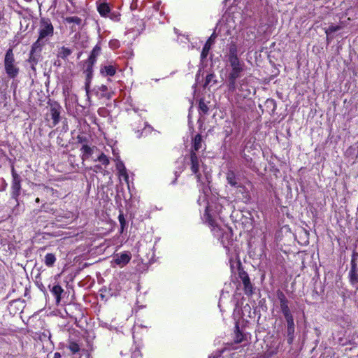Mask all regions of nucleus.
Listing matches in <instances>:
<instances>
[{"mask_svg": "<svg viewBox=\"0 0 358 358\" xmlns=\"http://www.w3.org/2000/svg\"><path fill=\"white\" fill-rule=\"evenodd\" d=\"M53 33L54 27L50 20L42 18L38 28V38L32 45V52L36 51L38 49L41 50V48L53 36Z\"/></svg>", "mask_w": 358, "mask_h": 358, "instance_id": "obj_1", "label": "nucleus"}, {"mask_svg": "<svg viewBox=\"0 0 358 358\" xmlns=\"http://www.w3.org/2000/svg\"><path fill=\"white\" fill-rule=\"evenodd\" d=\"M245 66L237 67V69H229L227 71V92L229 95L236 92L237 90L241 91L244 83V80H240L242 73L245 71Z\"/></svg>", "mask_w": 358, "mask_h": 358, "instance_id": "obj_2", "label": "nucleus"}, {"mask_svg": "<svg viewBox=\"0 0 358 358\" xmlns=\"http://www.w3.org/2000/svg\"><path fill=\"white\" fill-rule=\"evenodd\" d=\"M238 48L235 42H231L227 48V55L224 56L226 69H237L238 66H245L244 62L238 55Z\"/></svg>", "mask_w": 358, "mask_h": 358, "instance_id": "obj_3", "label": "nucleus"}, {"mask_svg": "<svg viewBox=\"0 0 358 358\" xmlns=\"http://www.w3.org/2000/svg\"><path fill=\"white\" fill-rule=\"evenodd\" d=\"M4 67L9 78H15L19 73V68L15 63L12 48H9L5 55Z\"/></svg>", "mask_w": 358, "mask_h": 358, "instance_id": "obj_4", "label": "nucleus"}, {"mask_svg": "<svg viewBox=\"0 0 358 358\" xmlns=\"http://www.w3.org/2000/svg\"><path fill=\"white\" fill-rule=\"evenodd\" d=\"M12 198H13L16 202H17V197L20 195L21 185H20V178L19 175L15 172L14 167L12 168Z\"/></svg>", "mask_w": 358, "mask_h": 358, "instance_id": "obj_5", "label": "nucleus"}, {"mask_svg": "<svg viewBox=\"0 0 358 358\" xmlns=\"http://www.w3.org/2000/svg\"><path fill=\"white\" fill-rule=\"evenodd\" d=\"M201 166V160L196 155V154L191 151L190 153V169L192 172L196 176L197 180L200 181L201 180V173L199 172Z\"/></svg>", "mask_w": 358, "mask_h": 358, "instance_id": "obj_6", "label": "nucleus"}, {"mask_svg": "<svg viewBox=\"0 0 358 358\" xmlns=\"http://www.w3.org/2000/svg\"><path fill=\"white\" fill-rule=\"evenodd\" d=\"M131 259V255L129 252H123L121 253L115 254L113 259V262L120 267H123L127 265Z\"/></svg>", "mask_w": 358, "mask_h": 358, "instance_id": "obj_7", "label": "nucleus"}, {"mask_svg": "<svg viewBox=\"0 0 358 358\" xmlns=\"http://www.w3.org/2000/svg\"><path fill=\"white\" fill-rule=\"evenodd\" d=\"M212 206L208 205L206 208V215L207 216V221L209 225L212 227L211 230L214 236L219 237L221 234L220 227L215 224V221L212 219L213 212Z\"/></svg>", "mask_w": 358, "mask_h": 358, "instance_id": "obj_8", "label": "nucleus"}, {"mask_svg": "<svg viewBox=\"0 0 358 358\" xmlns=\"http://www.w3.org/2000/svg\"><path fill=\"white\" fill-rule=\"evenodd\" d=\"M240 278L244 286L245 294L248 296L252 295L253 293V286L250 282L248 275L245 272L240 273Z\"/></svg>", "mask_w": 358, "mask_h": 358, "instance_id": "obj_9", "label": "nucleus"}, {"mask_svg": "<svg viewBox=\"0 0 358 358\" xmlns=\"http://www.w3.org/2000/svg\"><path fill=\"white\" fill-rule=\"evenodd\" d=\"M50 115L52 119L53 127L56 126L60 121L61 106L59 104L55 103L50 106Z\"/></svg>", "mask_w": 358, "mask_h": 358, "instance_id": "obj_10", "label": "nucleus"}, {"mask_svg": "<svg viewBox=\"0 0 358 358\" xmlns=\"http://www.w3.org/2000/svg\"><path fill=\"white\" fill-rule=\"evenodd\" d=\"M117 66L112 64L101 65L100 68V73L103 76H113L117 71Z\"/></svg>", "mask_w": 358, "mask_h": 358, "instance_id": "obj_11", "label": "nucleus"}, {"mask_svg": "<svg viewBox=\"0 0 358 358\" xmlns=\"http://www.w3.org/2000/svg\"><path fill=\"white\" fill-rule=\"evenodd\" d=\"M101 46L99 44H96L92 51L91 52V54L88 58V62L90 63L91 66H93L94 63L96 61V57L101 54Z\"/></svg>", "mask_w": 358, "mask_h": 358, "instance_id": "obj_12", "label": "nucleus"}, {"mask_svg": "<svg viewBox=\"0 0 358 358\" xmlns=\"http://www.w3.org/2000/svg\"><path fill=\"white\" fill-rule=\"evenodd\" d=\"M215 38V34H213L210 36V37L208 38V40L206 41V43H205L204 46L203 48L201 54V58L203 59L207 57L208 52L211 48V45L214 42Z\"/></svg>", "mask_w": 358, "mask_h": 358, "instance_id": "obj_13", "label": "nucleus"}, {"mask_svg": "<svg viewBox=\"0 0 358 358\" xmlns=\"http://www.w3.org/2000/svg\"><path fill=\"white\" fill-rule=\"evenodd\" d=\"M351 265H352V268H351V271L350 273V281L352 284H355V283L358 282V273H357V265H356L354 257L351 261Z\"/></svg>", "mask_w": 358, "mask_h": 358, "instance_id": "obj_14", "label": "nucleus"}, {"mask_svg": "<svg viewBox=\"0 0 358 358\" xmlns=\"http://www.w3.org/2000/svg\"><path fill=\"white\" fill-rule=\"evenodd\" d=\"M87 63H88V64H87V67L86 69L87 81H86V84H85V92H86V96L87 97V99L90 100V95H89L90 83V79H91L92 73V66H91L90 62H87Z\"/></svg>", "mask_w": 358, "mask_h": 358, "instance_id": "obj_15", "label": "nucleus"}, {"mask_svg": "<svg viewBox=\"0 0 358 358\" xmlns=\"http://www.w3.org/2000/svg\"><path fill=\"white\" fill-rule=\"evenodd\" d=\"M203 148V142L202 138L200 134H197L195 136L193 143H192V150L196 153V151H199Z\"/></svg>", "mask_w": 358, "mask_h": 358, "instance_id": "obj_16", "label": "nucleus"}, {"mask_svg": "<svg viewBox=\"0 0 358 358\" xmlns=\"http://www.w3.org/2000/svg\"><path fill=\"white\" fill-rule=\"evenodd\" d=\"M280 308L285 317L292 315L288 307L287 302L283 296L280 298Z\"/></svg>", "mask_w": 358, "mask_h": 358, "instance_id": "obj_17", "label": "nucleus"}, {"mask_svg": "<svg viewBox=\"0 0 358 358\" xmlns=\"http://www.w3.org/2000/svg\"><path fill=\"white\" fill-rule=\"evenodd\" d=\"M52 294L55 296L57 303H59L61 300V295L64 292V289L59 285H54L51 289Z\"/></svg>", "mask_w": 358, "mask_h": 358, "instance_id": "obj_18", "label": "nucleus"}, {"mask_svg": "<svg viewBox=\"0 0 358 358\" xmlns=\"http://www.w3.org/2000/svg\"><path fill=\"white\" fill-rule=\"evenodd\" d=\"M72 53V50L64 46L61 47L58 50L57 57L62 59H66Z\"/></svg>", "mask_w": 358, "mask_h": 358, "instance_id": "obj_19", "label": "nucleus"}, {"mask_svg": "<svg viewBox=\"0 0 358 358\" xmlns=\"http://www.w3.org/2000/svg\"><path fill=\"white\" fill-rule=\"evenodd\" d=\"M97 10L99 14L103 17H106L110 13V7L108 3H100L97 7Z\"/></svg>", "mask_w": 358, "mask_h": 358, "instance_id": "obj_20", "label": "nucleus"}, {"mask_svg": "<svg viewBox=\"0 0 358 358\" xmlns=\"http://www.w3.org/2000/svg\"><path fill=\"white\" fill-rule=\"evenodd\" d=\"M56 262V257L55 255L52 253H48L44 258V263L45 264L48 266L51 267L54 265V264Z\"/></svg>", "mask_w": 358, "mask_h": 358, "instance_id": "obj_21", "label": "nucleus"}, {"mask_svg": "<svg viewBox=\"0 0 358 358\" xmlns=\"http://www.w3.org/2000/svg\"><path fill=\"white\" fill-rule=\"evenodd\" d=\"M117 169L119 171L120 176H122L124 179L127 182L128 180V175L127 173V170L122 162H120L117 164Z\"/></svg>", "mask_w": 358, "mask_h": 358, "instance_id": "obj_22", "label": "nucleus"}, {"mask_svg": "<svg viewBox=\"0 0 358 358\" xmlns=\"http://www.w3.org/2000/svg\"><path fill=\"white\" fill-rule=\"evenodd\" d=\"M227 180L229 185L231 186H236V177L234 171H229L227 173Z\"/></svg>", "mask_w": 358, "mask_h": 358, "instance_id": "obj_23", "label": "nucleus"}, {"mask_svg": "<svg viewBox=\"0 0 358 358\" xmlns=\"http://www.w3.org/2000/svg\"><path fill=\"white\" fill-rule=\"evenodd\" d=\"M99 90L101 92V96L106 97L108 99L112 97V94L108 92L107 86L102 85L99 87Z\"/></svg>", "mask_w": 358, "mask_h": 358, "instance_id": "obj_24", "label": "nucleus"}, {"mask_svg": "<svg viewBox=\"0 0 358 358\" xmlns=\"http://www.w3.org/2000/svg\"><path fill=\"white\" fill-rule=\"evenodd\" d=\"M215 76L213 73H210L207 75L206 78V81L204 83V86L206 87L208 85H212L216 83V80L215 79Z\"/></svg>", "mask_w": 358, "mask_h": 358, "instance_id": "obj_25", "label": "nucleus"}, {"mask_svg": "<svg viewBox=\"0 0 358 358\" xmlns=\"http://www.w3.org/2000/svg\"><path fill=\"white\" fill-rule=\"evenodd\" d=\"M96 161H99L101 162L103 166H107L109 163V159L108 157L103 153H101L97 158Z\"/></svg>", "mask_w": 358, "mask_h": 358, "instance_id": "obj_26", "label": "nucleus"}, {"mask_svg": "<svg viewBox=\"0 0 358 358\" xmlns=\"http://www.w3.org/2000/svg\"><path fill=\"white\" fill-rule=\"evenodd\" d=\"M64 20L67 23H74L76 24H80L82 21L81 19L77 16L66 17Z\"/></svg>", "mask_w": 358, "mask_h": 358, "instance_id": "obj_27", "label": "nucleus"}, {"mask_svg": "<svg viewBox=\"0 0 358 358\" xmlns=\"http://www.w3.org/2000/svg\"><path fill=\"white\" fill-rule=\"evenodd\" d=\"M341 29V27L338 25H331L329 26L326 30L325 33L327 36H329L330 34H331L334 32H336Z\"/></svg>", "mask_w": 358, "mask_h": 358, "instance_id": "obj_28", "label": "nucleus"}, {"mask_svg": "<svg viewBox=\"0 0 358 358\" xmlns=\"http://www.w3.org/2000/svg\"><path fill=\"white\" fill-rule=\"evenodd\" d=\"M236 187H237V192L243 194L244 198L247 199L249 197L248 191L246 189L245 186H243L242 185H236Z\"/></svg>", "mask_w": 358, "mask_h": 358, "instance_id": "obj_29", "label": "nucleus"}, {"mask_svg": "<svg viewBox=\"0 0 358 358\" xmlns=\"http://www.w3.org/2000/svg\"><path fill=\"white\" fill-rule=\"evenodd\" d=\"M68 348L73 354L78 352L80 350V346L75 342H70Z\"/></svg>", "mask_w": 358, "mask_h": 358, "instance_id": "obj_30", "label": "nucleus"}, {"mask_svg": "<svg viewBox=\"0 0 358 358\" xmlns=\"http://www.w3.org/2000/svg\"><path fill=\"white\" fill-rule=\"evenodd\" d=\"M199 109L204 114L206 113L208 110L207 104L203 100L199 101Z\"/></svg>", "mask_w": 358, "mask_h": 358, "instance_id": "obj_31", "label": "nucleus"}, {"mask_svg": "<svg viewBox=\"0 0 358 358\" xmlns=\"http://www.w3.org/2000/svg\"><path fill=\"white\" fill-rule=\"evenodd\" d=\"M236 329H237V331H236V333L235 341H236V343H241V342L243 341V334L239 331V330H238V326H236Z\"/></svg>", "mask_w": 358, "mask_h": 358, "instance_id": "obj_32", "label": "nucleus"}, {"mask_svg": "<svg viewBox=\"0 0 358 358\" xmlns=\"http://www.w3.org/2000/svg\"><path fill=\"white\" fill-rule=\"evenodd\" d=\"M277 350L267 351L265 354L260 355L258 358H270L273 355L276 354Z\"/></svg>", "mask_w": 358, "mask_h": 358, "instance_id": "obj_33", "label": "nucleus"}, {"mask_svg": "<svg viewBox=\"0 0 358 358\" xmlns=\"http://www.w3.org/2000/svg\"><path fill=\"white\" fill-rule=\"evenodd\" d=\"M285 318L287 323V327L292 328V327H294V318L292 315L285 317Z\"/></svg>", "mask_w": 358, "mask_h": 358, "instance_id": "obj_34", "label": "nucleus"}, {"mask_svg": "<svg viewBox=\"0 0 358 358\" xmlns=\"http://www.w3.org/2000/svg\"><path fill=\"white\" fill-rule=\"evenodd\" d=\"M81 150H82L83 152L84 153V155H91V153H92V149L87 145H83Z\"/></svg>", "mask_w": 358, "mask_h": 358, "instance_id": "obj_35", "label": "nucleus"}, {"mask_svg": "<svg viewBox=\"0 0 358 358\" xmlns=\"http://www.w3.org/2000/svg\"><path fill=\"white\" fill-rule=\"evenodd\" d=\"M109 45L112 49H116L119 48L120 43L117 40H112L109 42Z\"/></svg>", "mask_w": 358, "mask_h": 358, "instance_id": "obj_36", "label": "nucleus"}, {"mask_svg": "<svg viewBox=\"0 0 358 358\" xmlns=\"http://www.w3.org/2000/svg\"><path fill=\"white\" fill-rule=\"evenodd\" d=\"M142 355L139 350H135L132 352L131 358H141Z\"/></svg>", "mask_w": 358, "mask_h": 358, "instance_id": "obj_37", "label": "nucleus"}, {"mask_svg": "<svg viewBox=\"0 0 358 358\" xmlns=\"http://www.w3.org/2000/svg\"><path fill=\"white\" fill-rule=\"evenodd\" d=\"M294 327H292V328L287 327V332L289 335L292 334L294 333Z\"/></svg>", "mask_w": 358, "mask_h": 358, "instance_id": "obj_38", "label": "nucleus"}, {"mask_svg": "<svg viewBox=\"0 0 358 358\" xmlns=\"http://www.w3.org/2000/svg\"><path fill=\"white\" fill-rule=\"evenodd\" d=\"M101 169V167L99 166V165H96L94 167V171L95 172H98V171H100Z\"/></svg>", "mask_w": 358, "mask_h": 358, "instance_id": "obj_39", "label": "nucleus"}, {"mask_svg": "<svg viewBox=\"0 0 358 358\" xmlns=\"http://www.w3.org/2000/svg\"><path fill=\"white\" fill-rule=\"evenodd\" d=\"M53 358H61V355H60V353H59V352H55V353L54 354V357H53Z\"/></svg>", "mask_w": 358, "mask_h": 358, "instance_id": "obj_40", "label": "nucleus"}, {"mask_svg": "<svg viewBox=\"0 0 358 358\" xmlns=\"http://www.w3.org/2000/svg\"><path fill=\"white\" fill-rule=\"evenodd\" d=\"M36 203H39V202H40V199H39V198H36Z\"/></svg>", "mask_w": 358, "mask_h": 358, "instance_id": "obj_41", "label": "nucleus"}, {"mask_svg": "<svg viewBox=\"0 0 358 358\" xmlns=\"http://www.w3.org/2000/svg\"><path fill=\"white\" fill-rule=\"evenodd\" d=\"M24 1L27 2V3H30L32 1V0H24Z\"/></svg>", "mask_w": 358, "mask_h": 358, "instance_id": "obj_42", "label": "nucleus"}, {"mask_svg": "<svg viewBox=\"0 0 358 358\" xmlns=\"http://www.w3.org/2000/svg\"><path fill=\"white\" fill-rule=\"evenodd\" d=\"M115 19H116L117 20H119V17H118V16H115Z\"/></svg>", "mask_w": 358, "mask_h": 358, "instance_id": "obj_43", "label": "nucleus"}]
</instances>
